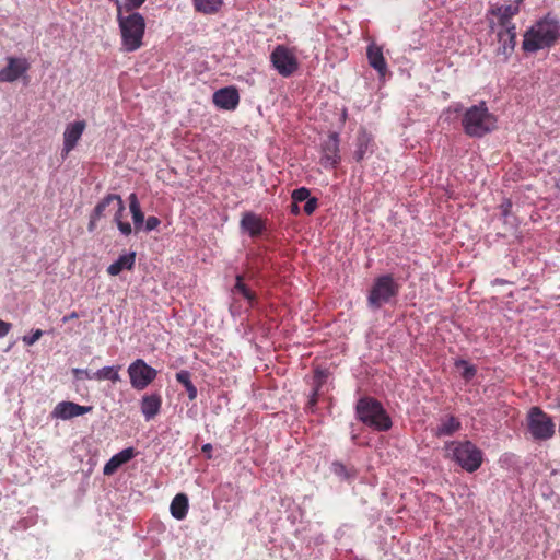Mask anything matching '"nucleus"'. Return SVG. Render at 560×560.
Wrapping results in <instances>:
<instances>
[{"mask_svg":"<svg viewBox=\"0 0 560 560\" xmlns=\"http://www.w3.org/2000/svg\"><path fill=\"white\" fill-rule=\"evenodd\" d=\"M460 422L454 416H450L442 420L441 424L438 428L439 436H450L453 435L460 429Z\"/></svg>","mask_w":560,"mask_h":560,"instance_id":"nucleus-26","label":"nucleus"},{"mask_svg":"<svg viewBox=\"0 0 560 560\" xmlns=\"http://www.w3.org/2000/svg\"><path fill=\"white\" fill-rule=\"evenodd\" d=\"M116 212L114 215V221L117 224L118 230L121 234L128 236L132 232V228L129 222L124 221V212H125V203L121 197L118 195L115 201Z\"/></svg>","mask_w":560,"mask_h":560,"instance_id":"nucleus-23","label":"nucleus"},{"mask_svg":"<svg viewBox=\"0 0 560 560\" xmlns=\"http://www.w3.org/2000/svg\"><path fill=\"white\" fill-rule=\"evenodd\" d=\"M355 412L358 419L376 431H388L392 420L382 404L372 397L360 398Z\"/></svg>","mask_w":560,"mask_h":560,"instance_id":"nucleus-4","label":"nucleus"},{"mask_svg":"<svg viewBox=\"0 0 560 560\" xmlns=\"http://www.w3.org/2000/svg\"><path fill=\"white\" fill-rule=\"evenodd\" d=\"M527 428L536 441H547L556 433L552 418L537 406L532 407L527 413Z\"/></svg>","mask_w":560,"mask_h":560,"instance_id":"nucleus-7","label":"nucleus"},{"mask_svg":"<svg viewBox=\"0 0 560 560\" xmlns=\"http://www.w3.org/2000/svg\"><path fill=\"white\" fill-rule=\"evenodd\" d=\"M136 262V253L131 252L121 255L116 261L110 264L107 268V272L110 276H118L124 270H131Z\"/></svg>","mask_w":560,"mask_h":560,"instance_id":"nucleus-21","label":"nucleus"},{"mask_svg":"<svg viewBox=\"0 0 560 560\" xmlns=\"http://www.w3.org/2000/svg\"><path fill=\"white\" fill-rule=\"evenodd\" d=\"M86 124L84 120H78L67 125L63 132L62 158L67 156L77 145L78 141L84 132Z\"/></svg>","mask_w":560,"mask_h":560,"instance_id":"nucleus-14","label":"nucleus"},{"mask_svg":"<svg viewBox=\"0 0 560 560\" xmlns=\"http://www.w3.org/2000/svg\"><path fill=\"white\" fill-rule=\"evenodd\" d=\"M129 209L132 215L133 224L136 231H139L142 228L144 222V214L141 210L138 197L135 192L130 194L128 197Z\"/></svg>","mask_w":560,"mask_h":560,"instance_id":"nucleus-25","label":"nucleus"},{"mask_svg":"<svg viewBox=\"0 0 560 560\" xmlns=\"http://www.w3.org/2000/svg\"><path fill=\"white\" fill-rule=\"evenodd\" d=\"M455 366L457 369L463 368L462 377L467 382L472 380L477 373L476 368L469 364L466 360H457L455 362Z\"/></svg>","mask_w":560,"mask_h":560,"instance_id":"nucleus-32","label":"nucleus"},{"mask_svg":"<svg viewBox=\"0 0 560 560\" xmlns=\"http://www.w3.org/2000/svg\"><path fill=\"white\" fill-rule=\"evenodd\" d=\"M127 372L131 387L138 392L145 389L158 376V371L142 359L131 362Z\"/></svg>","mask_w":560,"mask_h":560,"instance_id":"nucleus-8","label":"nucleus"},{"mask_svg":"<svg viewBox=\"0 0 560 560\" xmlns=\"http://www.w3.org/2000/svg\"><path fill=\"white\" fill-rule=\"evenodd\" d=\"M117 22L121 35L122 49L127 52L138 50L143 45L145 32L144 18L138 12H131L129 15H117Z\"/></svg>","mask_w":560,"mask_h":560,"instance_id":"nucleus-2","label":"nucleus"},{"mask_svg":"<svg viewBox=\"0 0 560 560\" xmlns=\"http://www.w3.org/2000/svg\"><path fill=\"white\" fill-rule=\"evenodd\" d=\"M213 104L224 110H234L240 103V94L235 86L219 89L213 93Z\"/></svg>","mask_w":560,"mask_h":560,"instance_id":"nucleus-13","label":"nucleus"},{"mask_svg":"<svg viewBox=\"0 0 560 560\" xmlns=\"http://www.w3.org/2000/svg\"><path fill=\"white\" fill-rule=\"evenodd\" d=\"M366 55L370 66L378 72L380 77H385L387 73V63L383 56L382 48L375 45H370L368 47Z\"/></svg>","mask_w":560,"mask_h":560,"instance_id":"nucleus-20","label":"nucleus"},{"mask_svg":"<svg viewBox=\"0 0 560 560\" xmlns=\"http://www.w3.org/2000/svg\"><path fill=\"white\" fill-rule=\"evenodd\" d=\"M512 207V203L510 201H506L502 205L503 214L506 215L509 213L510 208Z\"/></svg>","mask_w":560,"mask_h":560,"instance_id":"nucleus-45","label":"nucleus"},{"mask_svg":"<svg viewBox=\"0 0 560 560\" xmlns=\"http://www.w3.org/2000/svg\"><path fill=\"white\" fill-rule=\"evenodd\" d=\"M7 62L8 65L0 70V82H14L30 69L25 58L8 57Z\"/></svg>","mask_w":560,"mask_h":560,"instance_id":"nucleus-11","label":"nucleus"},{"mask_svg":"<svg viewBox=\"0 0 560 560\" xmlns=\"http://www.w3.org/2000/svg\"><path fill=\"white\" fill-rule=\"evenodd\" d=\"M499 46L497 55L502 56V61H508L516 45V26H511L510 30H501L497 34Z\"/></svg>","mask_w":560,"mask_h":560,"instance_id":"nucleus-16","label":"nucleus"},{"mask_svg":"<svg viewBox=\"0 0 560 560\" xmlns=\"http://www.w3.org/2000/svg\"><path fill=\"white\" fill-rule=\"evenodd\" d=\"M299 211H300V209H299L298 202H293L291 206V212L294 214H298Z\"/></svg>","mask_w":560,"mask_h":560,"instance_id":"nucleus-46","label":"nucleus"},{"mask_svg":"<svg viewBox=\"0 0 560 560\" xmlns=\"http://www.w3.org/2000/svg\"><path fill=\"white\" fill-rule=\"evenodd\" d=\"M520 12V8L517 4H491L488 10V14H491L498 19V24L502 27V30H510L511 26H515L512 22V19L517 15Z\"/></svg>","mask_w":560,"mask_h":560,"instance_id":"nucleus-15","label":"nucleus"},{"mask_svg":"<svg viewBox=\"0 0 560 560\" xmlns=\"http://www.w3.org/2000/svg\"><path fill=\"white\" fill-rule=\"evenodd\" d=\"M318 390H319V386H316L307 401V405H306L307 409L313 410L314 407L316 406L317 400H318Z\"/></svg>","mask_w":560,"mask_h":560,"instance_id":"nucleus-39","label":"nucleus"},{"mask_svg":"<svg viewBox=\"0 0 560 560\" xmlns=\"http://www.w3.org/2000/svg\"><path fill=\"white\" fill-rule=\"evenodd\" d=\"M101 218H94V213L92 212L91 213V217H90V222H89V230L90 231H93L95 229V223L97 220H100Z\"/></svg>","mask_w":560,"mask_h":560,"instance_id":"nucleus-44","label":"nucleus"},{"mask_svg":"<svg viewBox=\"0 0 560 560\" xmlns=\"http://www.w3.org/2000/svg\"><path fill=\"white\" fill-rule=\"evenodd\" d=\"M43 330L42 329H36L32 332L31 336H24L22 338L23 342L26 345V346H33L35 342H37L40 337L43 336Z\"/></svg>","mask_w":560,"mask_h":560,"instance_id":"nucleus-34","label":"nucleus"},{"mask_svg":"<svg viewBox=\"0 0 560 560\" xmlns=\"http://www.w3.org/2000/svg\"><path fill=\"white\" fill-rule=\"evenodd\" d=\"M176 381L185 387V389L188 394V398L190 400H195L197 398V388L192 384V382L190 380V373L188 371L182 370V371L177 372Z\"/></svg>","mask_w":560,"mask_h":560,"instance_id":"nucleus-28","label":"nucleus"},{"mask_svg":"<svg viewBox=\"0 0 560 560\" xmlns=\"http://www.w3.org/2000/svg\"><path fill=\"white\" fill-rule=\"evenodd\" d=\"M523 2V0H515V4L520 7V4Z\"/></svg>","mask_w":560,"mask_h":560,"instance_id":"nucleus-47","label":"nucleus"},{"mask_svg":"<svg viewBox=\"0 0 560 560\" xmlns=\"http://www.w3.org/2000/svg\"><path fill=\"white\" fill-rule=\"evenodd\" d=\"M141 412L147 421L159 415L162 407V396L159 393L144 395L140 401Z\"/></svg>","mask_w":560,"mask_h":560,"instance_id":"nucleus-18","label":"nucleus"},{"mask_svg":"<svg viewBox=\"0 0 560 560\" xmlns=\"http://www.w3.org/2000/svg\"><path fill=\"white\" fill-rule=\"evenodd\" d=\"M559 39V21L550 15H546L525 32L522 48L526 52H536L555 46Z\"/></svg>","mask_w":560,"mask_h":560,"instance_id":"nucleus-1","label":"nucleus"},{"mask_svg":"<svg viewBox=\"0 0 560 560\" xmlns=\"http://www.w3.org/2000/svg\"><path fill=\"white\" fill-rule=\"evenodd\" d=\"M371 143L372 138L370 135H368L365 131L358 133L355 141V150L353 153V156L357 162H361L365 158V154L369 151Z\"/></svg>","mask_w":560,"mask_h":560,"instance_id":"nucleus-24","label":"nucleus"},{"mask_svg":"<svg viewBox=\"0 0 560 560\" xmlns=\"http://www.w3.org/2000/svg\"><path fill=\"white\" fill-rule=\"evenodd\" d=\"M223 0H194L196 11L205 14H213L218 12Z\"/></svg>","mask_w":560,"mask_h":560,"instance_id":"nucleus-29","label":"nucleus"},{"mask_svg":"<svg viewBox=\"0 0 560 560\" xmlns=\"http://www.w3.org/2000/svg\"><path fill=\"white\" fill-rule=\"evenodd\" d=\"M72 373L74 375V377L77 380H82V378H93V374H90V372L88 370H82V369H73L72 370Z\"/></svg>","mask_w":560,"mask_h":560,"instance_id":"nucleus-40","label":"nucleus"},{"mask_svg":"<svg viewBox=\"0 0 560 560\" xmlns=\"http://www.w3.org/2000/svg\"><path fill=\"white\" fill-rule=\"evenodd\" d=\"M462 125L466 135L480 138L495 129L497 118L482 102L479 105H472L465 112Z\"/></svg>","mask_w":560,"mask_h":560,"instance_id":"nucleus-3","label":"nucleus"},{"mask_svg":"<svg viewBox=\"0 0 560 560\" xmlns=\"http://www.w3.org/2000/svg\"><path fill=\"white\" fill-rule=\"evenodd\" d=\"M201 452L207 454L208 458H211L212 445L210 443L202 445Z\"/></svg>","mask_w":560,"mask_h":560,"instance_id":"nucleus-42","label":"nucleus"},{"mask_svg":"<svg viewBox=\"0 0 560 560\" xmlns=\"http://www.w3.org/2000/svg\"><path fill=\"white\" fill-rule=\"evenodd\" d=\"M234 290L242 294L248 302L249 304L253 306L256 302V294L246 287V284L243 282V277L242 276H237L236 277V283L234 285Z\"/></svg>","mask_w":560,"mask_h":560,"instance_id":"nucleus-30","label":"nucleus"},{"mask_svg":"<svg viewBox=\"0 0 560 560\" xmlns=\"http://www.w3.org/2000/svg\"><path fill=\"white\" fill-rule=\"evenodd\" d=\"M92 410V406H81L72 401H61L55 406L51 411V417L55 419L69 420L89 413Z\"/></svg>","mask_w":560,"mask_h":560,"instance_id":"nucleus-12","label":"nucleus"},{"mask_svg":"<svg viewBox=\"0 0 560 560\" xmlns=\"http://www.w3.org/2000/svg\"><path fill=\"white\" fill-rule=\"evenodd\" d=\"M270 61L279 74L285 78L292 75L299 68L298 58L294 52L283 45H278L273 49L270 55Z\"/></svg>","mask_w":560,"mask_h":560,"instance_id":"nucleus-9","label":"nucleus"},{"mask_svg":"<svg viewBox=\"0 0 560 560\" xmlns=\"http://www.w3.org/2000/svg\"><path fill=\"white\" fill-rule=\"evenodd\" d=\"M161 221L159 218L151 215L145 220V231L150 232L155 230L160 225Z\"/></svg>","mask_w":560,"mask_h":560,"instance_id":"nucleus-38","label":"nucleus"},{"mask_svg":"<svg viewBox=\"0 0 560 560\" xmlns=\"http://www.w3.org/2000/svg\"><path fill=\"white\" fill-rule=\"evenodd\" d=\"M78 317H79V314H78L75 311H73V312H71L70 314H68V315L63 316V317H62V322H63V323H67V322H69V320L75 319V318H78Z\"/></svg>","mask_w":560,"mask_h":560,"instance_id":"nucleus-43","label":"nucleus"},{"mask_svg":"<svg viewBox=\"0 0 560 560\" xmlns=\"http://www.w3.org/2000/svg\"><path fill=\"white\" fill-rule=\"evenodd\" d=\"M121 366L120 365H112V366H104L100 370H97L95 373H93V378L97 381L103 380H109L113 383L119 382V371Z\"/></svg>","mask_w":560,"mask_h":560,"instance_id":"nucleus-27","label":"nucleus"},{"mask_svg":"<svg viewBox=\"0 0 560 560\" xmlns=\"http://www.w3.org/2000/svg\"><path fill=\"white\" fill-rule=\"evenodd\" d=\"M310 190L305 187L294 189L292 192V199L294 202L306 201L310 198Z\"/></svg>","mask_w":560,"mask_h":560,"instance_id":"nucleus-33","label":"nucleus"},{"mask_svg":"<svg viewBox=\"0 0 560 560\" xmlns=\"http://www.w3.org/2000/svg\"><path fill=\"white\" fill-rule=\"evenodd\" d=\"M317 206V198H308L304 205V212L310 215L316 210Z\"/></svg>","mask_w":560,"mask_h":560,"instance_id":"nucleus-36","label":"nucleus"},{"mask_svg":"<svg viewBox=\"0 0 560 560\" xmlns=\"http://www.w3.org/2000/svg\"><path fill=\"white\" fill-rule=\"evenodd\" d=\"M126 1L127 2L125 3V10L127 12H132L133 10L139 9L145 2V0H126Z\"/></svg>","mask_w":560,"mask_h":560,"instance_id":"nucleus-37","label":"nucleus"},{"mask_svg":"<svg viewBox=\"0 0 560 560\" xmlns=\"http://www.w3.org/2000/svg\"><path fill=\"white\" fill-rule=\"evenodd\" d=\"M118 195L108 194L106 195L94 208L93 213L94 218H102L105 214L106 209L115 203Z\"/></svg>","mask_w":560,"mask_h":560,"instance_id":"nucleus-31","label":"nucleus"},{"mask_svg":"<svg viewBox=\"0 0 560 560\" xmlns=\"http://www.w3.org/2000/svg\"><path fill=\"white\" fill-rule=\"evenodd\" d=\"M136 456V452L133 447H127L119 453L115 454L104 466L103 474L105 476H110L115 474L118 468L131 460Z\"/></svg>","mask_w":560,"mask_h":560,"instance_id":"nucleus-19","label":"nucleus"},{"mask_svg":"<svg viewBox=\"0 0 560 560\" xmlns=\"http://www.w3.org/2000/svg\"><path fill=\"white\" fill-rule=\"evenodd\" d=\"M340 161L339 136L332 132L322 143L320 163L325 168H336Z\"/></svg>","mask_w":560,"mask_h":560,"instance_id":"nucleus-10","label":"nucleus"},{"mask_svg":"<svg viewBox=\"0 0 560 560\" xmlns=\"http://www.w3.org/2000/svg\"><path fill=\"white\" fill-rule=\"evenodd\" d=\"M447 450L451 451L452 459L468 472L476 471L482 464L481 450L470 441L451 442Z\"/></svg>","mask_w":560,"mask_h":560,"instance_id":"nucleus-6","label":"nucleus"},{"mask_svg":"<svg viewBox=\"0 0 560 560\" xmlns=\"http://www.w3.org/2000/svg\"><path fill=\"white\" fill-rule=\"evenodd\" d=\"M557 405L560 407V397L557 399Z\"/></svg>","mask_w":560,"mask_h":560,"instance_id":"nucleus-48","label":"nucleus"},{"mask_svg":"<svg viewBox=\"0 0 560 560\" xmlns=\"http://www.w3.org/2000/svg\"><path fill=\"white\" fill-rule=\"evenodd\" d=\"M11 328L12 325L10 323L0 319V338L7 336Z\"/></svg>","mask_w":560,"mask_h":560,"instance_id":"nucleus-41","label":"nucleus"},{"mask_svg":"<svg viewBox=\"0 0 560 560\" xmlns=\"http://www.w3.org/2000/svg\"><path fill=\"white\" fill-rule=\"evenodd\" d=\"M400 291V284L390 273L378 276L374 279L366 296V303L370 310L377 311L383 305L388 304Z\"/></svg>","mask_w":560,"mask_h":560,"instance_id":"nucleus-5","label":"nucleus"},{"mask_svg":"<svg viewBox=\"0 0 560 560\" xmlns=\"http://www.w3.org/2000/svg\"><path fill=\"white\" fill-rule=\"evenodd\" d=\"M332 471L335 475L343 477L346 479L350 477V474H349L347 467L343 464L338 463V462L332 463Z\"/></svg>","mask_w":560,"mask_h":560,"instance_id":"nucleus-35","label":"nucleus"},{"mask_svg":"<svg viewBox=\"0 0 560 560\" xmlns=\"http://www.w3.org/2000/svg\"><path fill=\"white\" fill-rule=\"evenodd\" d=\"M240 226L244 232L248 233L250 237H258L266 230L262 218L250 211L243 213Z\"/></svg>","mask_w":560,"mask_h":560,"instance_id":"nucleus-17","label":"nucleus"},{"mask_svg":"<svg viewBox=\"0 0 560 560\" xmlns=\"http://www.w3.org/2000/svg\"><path fill=\"white\" fill-rule=\"evenodd\" d=\"M188 498L184 493H178L174 497L171 503V514L174 518L182 521L188 513Z\"/></svg>","mask_w":560,"mask_h":560,"instance_id":"nucleus-22","label":"nucleus"}]
</instances>
